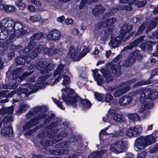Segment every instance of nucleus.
Listing matches in <instances>:
<instances>
[{
	"mask_svg": "<svg viewBox=\"0 0 158 158\" xmlns=\"http://www.w3.org/2000/svg\"><path fill=\"white\" fill-rule=\"evenodd\" d=\"M48 130H47V127L45 129V130H44L42 133L39 135V136L40 137H48V138H50L51 139H52L51 138H52L53 139L52 140V141L49 140V139H47V138L44 139L40 141V144L45 147H46L48 145H52L53 143H57V140H55V139H54L52 137V135H51V138L49 137L48 136Z\"/></svg>",
	"mask_w": 158,
	"mask_h": 158,
	"instance_id": "13",
	"label": "nucleus"
},
{
	"mask_svg": "<svg viewBox=\"0 0 158 158\" xmlns=\"http://www.w3.org/2000/svg\"><path fill=\"white\" fill-rule=\"evenodd\" d=\"M151 92L152 90L150 88H142L137 90L135 93L136 94H140L141 93L140 101V102L143 103L146 99L149 98V95Z\"/></svg>",
	"mask_w": 158,
	"mask_h": 158,
	"instance_id": "16",
	"label": "nucleus"
},
{
	"mask_svg": "<svg viewBox=\"0 0 158 158\" xmlns=\"http://www.w3.org/2000/svg\"><path fill=\"white\" fill-rule=\"evenodd\" d=\"M132 29V26L131 25L125 24L122 27L120 32L122 34H125L129 32Z\"/></svg>",
	"mask_w": 158,
	"mask_h": 158,
	"instance_id": "38",
	"label": "nucleus"
},
{
	"mask_svg": "<svg viewBox=\"0 0 158 158\" xmlns=\"http://www.w3.org/2000/svg\"><path fill=\"white\" fill-rule=\"evenodd\" d=\"M49 75H47L44 76L40 77H39L36 83L34 82L35 77H32L28 78L27 82L26 83V86L28 87L29 89H32L31 93H27L28 89L27 88H20L22 93L26 94V96H27L33 93L36 92L39 89H41L44 87V82L45 81L46 78H49Z\"/></svg>",
	"mask_w": 158,
	"mask_h": 158,
	"instance_id": "2",
	"label": "nucleus"
},
{
	"mask_svg": "<svg viewBox=\"0 0 158 158\" xmlns=\"http://www.w3.org/2000/svg\"><path fill=\"white\" fill-rule=\"evenodd\" d=\"M94 78L97 81V84L99 85H102L104 83V80L103 79V77L100 74H99L98 76H95L94 77Z\"/></svg>",
	"mask_w": 158,
	"mask_h": 158,
	"instance_id": "44",
	"label": "nucleus"
},
{
	"mask_svg": "<svg viewBox=\"0 0 158 158\" xmlns=\"http://www.w3.org/2000/svg\"><path fill=\"white\" fill-rule=\"evenodd\" d=\"M6 23H7V25L6 26L10 27L12 24V25L14 24V22L12 21V19L6 18L0 21V27L2 26H5Z\"/></svg>",
	"mask_w": 158,
	"mask_h": 158,
	"instance_id": "36",
	"label": "nucleus"
},
{
	"mask_svg": "<svg viewBox=\"0 0 158 158\" xmlns=\"http://www.w3.org/2000/svg\"><path fill=\"white\" fill-rule=\"evenodd\" d=\"M158 21V19L157 17H155L154 18L149 24L148 26L146 32H148L151 31L153 28L155 27L156 26Z\"/></svg>",
	"mask_w": 158,
	"mask_h": 158,
	"instance_id": "35",
	"label": "nucleus"
},
{
	"mask_svg": "<svg viewBox=\"0 0 158 158\" xmlns=\"http://www.w3.org/2000/svg\"><path fill=\"white\" fill-rule=\"evenodd\" d=\"M127 143L126 142L118 141L113 143L111 146L110 150L116 153H119L124 151L127 149Z\"/></svg>",
	"mask_w": 158,
	"mask_h": 158,
	"instance_id": "10",
	"label": "nucleus"
},
{
	"mask_svg": "<svg viewBox=\"0 0 158 158\" xmlns=\"http://www.w3.org/2000/svg\"><path fill=\"white\" fill-rule=\"evenodd\" d=\"M113 98V96L110 94L106 93L105 97L104 99L106 102H108L111 101Z\"/></svg>",
	"mask_w": 158,
	"mask_h": 158,
	"instance_id": "51",
	"label": "nucleus"
},
{
	"mask_svg": "<svg viewBox=\"0 0 158 158\" xmlns=\"http://www.w3.org/2000/svg\"><path fill=\"white\" fill-rule=\"evenodd\" d=\"M14 105H11L10 106L6 107V113L9 114L12 113L14 111Z\"/></svg>",
	"mask_w": 158,
	"mask_h": 158,
	"instance_id": "54",
	"label": "nucleus"
},
{
	"mask_svg": "<svg viewBox=\"0 0 158 158\" xmlns=\"http://www.w3.org/2000/svg\"><path fill=\"white\" fill-rule=\"evenodd\" d=\"M2 88L5 89H12L14 88V87L11 83H9L8 84L3 85Z\"/></svg>",
	"mask_w": 158,
	"mask_h": 158,
	"instance_id": "56",
	"label": "nucleus"
},
{
	"mask_svg": "<svg viewBox=\"0 0 158 158\" xmlns=\"http://www.w3.org/2000/svg\"><path fill=\"white\" fill-rule=\"evenodd\" d=\"M142 127H136L130 128L126 133V135L129 137H136L141 134Z\"/></svg>",
	"mask_w": 158,
	"mask_h": 158,
	"instance_id": "18",
	"label": "nucleus"
},
{
	"mask_svg": "<svg viewBox=\"0 0 158 158\" xmlns=\"http://www.w3.org/2000/svg\"><path fill=\"white\" fill-rule=\"evenodd\" d=\"M147 25L146 23H143L139 27V29L135 34V36H136L141 33L145 29V28L147 27Z\"/></svg>",
	"mask_w": 158,
	"mask_h": 158,
	"instance_id": "47",
	"label": "nucleus"
},
{
	"mask_svg": "<svg viewBox=\"0 0 158 158\" xmlns=\"http://www.w3.org/2000/svg\"><path fill=\"white\" fill-rule=\"evenodd\" d=\"M106 9L101 5H96L92 10V13L95 16H97L104 13Z\"/></svg>",
	"mask_w": 158,
	"mask_h": 158,
	"instance_id": "24",
	"label": "nucleus"
},
{
	"mask_svg": "<svg viewBox=\"0 0 158 158\" xmlns=\"http://www.w3.org/2000/svg\"><path fill=\"white\" fill-rule=\"evenodd\" d=\"M29 2L34 4L37 6H39L41 5V2L39 1H37L35 0H29Z\"/></svg>",
	"mask_w": 158,
	"mask_h": 158,
	"instance_id": "62",
	"label": "nucleus"
},
{
	"mask_svg": "<svg viewBox=\"0 0 158 158\" xmlns=\"http://www.w3.org/2000/svg\"><path fill=\"white\" fill-rule=\"evenodd\" d=\"M2 135L8 137H12L13 133L12 128L10 126H6L1 131Z\"/></svg>",
	"mask_w": 158,
	"mask_h": 158,
	"instance_id": "27",
	"label": "nucleus"
},
{
	"mask_svg": "<svg viewBox=\"0 0 158 158\" xmlns=\"http://www.w3.org/2000/svg\"><path fill=\"white\" fill-rule=\"evenodd\" d=\"M61 35L60 32L58 30L54 29L50 31L48 34V38L51 40H59Z\"/></svg>",
	"mask_w": 158,
	"mask_h": 158,
	"instance_id": "21",
	"label": "nucleus"
},
{
	"mask_svg": "<svg viewBox=\"0 0 158 158\" xmlns=\"http://www.w3.org/2000/svg\"><path fill=\"white\" fill-rule=\"evenodd\" d=\"M144 36H141L137 39L134 40L131 43L129 44L123 50V51H125L131 49L136 46L139 43H141L143 40Z\"/></svg>",
	"mask_w": 158,
	"mask_h": 158,
	"instance_id": "23",
	"label": "nucleus"
},
{
	"mask_svg": "<svg viewBox=\"0 0 158 158\" xmlns=\"http://www.w3.org/2000/svg\"><path fill=\"white\" fill-rule=\"evenodd\" d=\"M67 93V96L64 94H63L62 99L67 105H71L75 107L78 104L81 103L83 108H88L91 105L90 102L87 99H81L80 97L76 95L73 89L66 87L62 90Z\"/></svg>",
	"mask_w": 158,
	"mask_h": 158,
	"instance_id": "1",
	"label": "nucleus"
},
{
	"mask_svg": "<svg viewBox=\"0 0 158 158\" xmlns=\"http://www.w3.org/2000/svg\"><path fill=\"white\" fill-rule=\"evenodd\" d=\"M132 100V98L131 96L124 95L119 99L118 103L122 106H125L130 104Z\"/></svg>",
	"mask_w": 158,
	"mask_h": 158,
	"instance_id": "20",
	"label": "nucleus"
},
{
	"mask_svg": "<svg viewBox=\"0 0 158 158\" xmlns=\"http://www.w3.org/2000/svg\"><path fill=\"white\" fill-rule=\"evenodd\" d=\"M42 49L44 54L49 56L56 54L60 51L59 49L56 48H51L49 49L48 48L44 47L41 45L40 44L37 45L36 48H35V49L32 50V55H31L30 57L28 58V61H29L31 59H34L36 57L37 54L41 51Z\"/></svg>",
	"mask_w": 158,
	"mask_h": 158,
	"instance_id": "6",
	"label": "nucleus"
},
{
	"mask_svg": "<svg viewBox=\"0 0 158 158\" xmlns=\"http://www.w3.org/2000/svg\"><path fill=\"white\" fill-rule=\"evenodd\" d=\"M156 42H153L152 41H148L145 43H143L140 46L142 50L143 51L146 50L150 51L152 50V44H156Z\"/></svg>",
	"mask_w": 158,
	"mask_h": 158,
	"instance_id": "30",
	"label": "nucleus"
},
{
	"mask_svg": "<svg viewBox=\"0 0 158 158\" xmlns=\"http://www.w3.org/2000/svg\"><path fill=\"white\" fill-rule=\"evenodd\" d=\"M67 72H68V71L64 69V65L61 64L59 65L57 69L54 72V76L55 77L58 74H59V75L56 80L53 81V83H50V84L53 85L56 82H58L59 80L61 78L60 75L63 76Z\"/></svg>",
	"mask_w": 158,
	"mask_h": 158,
	"instance_id": "14",
	"label": "nucleus"
},
{
	"mask_svg": "<svg viewBox=\"0 0 158 158\" xmlns=\"http://www.w3.org/2000/svg\"><path fill=\"white\" fill-rule=\"evenodd\" d=\"M101 26L103 27H107V28L110 27L107 19L105 20L102 22Z\"/></svg>",
	"mask_w": 158,
	"mask_h": 158,
	"instance_id": "61",
	"label": "nucleus"
},
{
	"mask_svg": "<svg viewBox=\"0 0 158 158\" xmlns=\"http://www.w3.org/2000/svg\"><path fill=\"white\" fill-rule=\"evenodd\" d=\"M151 82V81L149 79L148 80L141 81L137 83H135L133 85V87H135L138 86H139L149 84H150Z\"/></svg>",
	"mask_w": 158,
	"mask_h": 158,
	"instance_id": "43",
	"label": "nucleus"
},
{
	"mask_svg": "<svg viewBox=\"0 0 158 158\" xmlns=\"http://www.w3.org/2000/svg\"><path fill=\"white\" fill-rule=\"evenodd\" d=\"M110 27L105 31V33L106 35H108L111 33L114 30V28L112 25L116 22L117 19L114 17L110 18L107 19Z\"/></svg>",
	"mask_w": 158,
	"mask_h": 158,
	"instance_id": "25",
	"label": "nucleus"
},
{
	"mask_svg": "<svg viewBox=\"0 0 158 158\" xmlns=\"http://www.w3.org/2000/svg\"><path fill=\"white\" fill-rule=\"evenodd\" d=\"M107 149L102 150L99 152H96L91 153L89 156V158H100L102 154L106 153Z\"/></svg>",
	"mask_w": 158,
	"mask_h": 158,
	"instance_id": "33",
	"label": "nucleus"
},
{
	"mask_svg": "<svg viewBox=\"0 0 158 158\" xmlns=\"http://www.w3.org/2000/svg\"><path fill=\"white\" fill-rule=\"evenodd\" d=\"M150 104L148 103V102H147V103L144 104H143L142 105L141 108L139 110V112H143L146 109L149 108L151 106H152V103L151 102Z\"/></svg>",
	"mask_w": 158,
	"mask_h": 158,
	"instance_id": "48",
	"label": "nucleus"
},
{
	"mask_svg": "<svg viewBox=\"0 0 158 158\" xmlns=\"http://www.w3.org/2000/svg\"><path fill=\"white\" fill-rule=\"evenodd\" d=\"M109 114H110L111 117L112 118L114 121L120 123L125 121V116L122 114H119L116 113V111L113 109H110L109 111Z\"/></svg>",
	"mask_w": 158,
	"mask_h": 158,
	"instance_id": "19",
	"label": "nucleus"
},
{
	"mask_svg": "<svg viewBox=\"0 0 158 158\" xmlns=\"http://www.w3.org/2000/svg\"><path fill=\"white\" fill-rule=\"evenodd\" d=\"M134 63V60L130 58L129 56L127 59L124 60H121L120 61V63L122 64L121 65H123L126 67H128L131 66Z\"/></svg>",
	"mask_w": 158,
	"mask_h": 158,
	"instance_id": "34",
	"label": "nucleus"
},
{
	"mask_svg": "<svg viewBox=\"0 0 158 158\" xmlns=\"http://www.w3.org/2000/svg\"><path fill=\"white\" fill-rule=\"evenodd\" d=\"M15 4L20 10H23L26 7V4L23 0H18L15 2Z\"/></svg>",
	"mask_w": 158,
	"mask_h": 158,
	"instance_id": "45",
	"label": "nucleus"
},
{
	"mask_svg": "<svg viewBox=\"0 0 158 158\" xmlns=\"http://www.w3.org/2000/svg\"><path fill=\"white\" fill-rule=\"evenodd\" d=\"M13 121V117L11 115H8L5 116L3 118L2 122L6 123Z\"/></svg>",
	"mask_w": 158,
	"mask_h": 158,
	"instance_id": "49",
	"label": "nucleus"
},
{
	"mask_svg": "<svg viewBox=\"0 0 158 158\" xmlns=\"http://www.w3.org/2000/svg\"><path fill=\"white\" fill-rule=\"evenodd\" d=\"M64 80L63 81L62 84L64 85H66L69 84L70 82L69 78L65 75L63 76Z\"/></svg>",
	"mask_w": 158,
	"mask_h": 158,
	"instance_id": "55",
	"label": "nucleus"
},
{
	"mask_svg": "<svg viewBox=\"0 0 158 158\" xmlns=\"http://www.w3.org/2000/svg\"><path fill=\"white\" fill-rule=\"evenodd\" d=\"M57 122H55L52 123L50 124L47 127V135L49 137L51 138V135H52V137L55 140L57 141L59 140L60 137H64L66 136L67 135V133L65 131H61L58 135V137L56 136V135L58 136L57 134H56V132L58 131L56 129L55 130L54 129V127L56 126L57 125Z\"/></svg>",
	"mask_w": 158,
	"mask_h": 158,
	"instance_id": "9",
	"label": "nucleus"
},
{
	"mask_svg": "<svg viewBox=\"0 0 158 158\" xmlns=\"http://www.w3.org/2000/svg\"><path fill=\"white\" fill-rule=\"evenodd\" d=\"M8 91L7 90H5L0 92V98L2 97H6Z\"/></svg>",
	"mask_w": 158,
	"mask_h": 158,
	"instance_id": "64",
	"label": "nucleus"
},
{
	"mask_svg": "<svg viewBox=\"0 0 158 158\" xmlns=\"http://www.w3.org/2000/svg\"><path fill=\"white\" fill-rule=\"evenodd\" d=\"M122 41L121 36H119L114 38L111 39L109 43V46L111 48H115L119 46Z\"/></svg>",
	"mask_w": 158,
	"mask_h": 158,
	"instance_id": "22",
	"label": "nucleus"
},
{
	"mask_svg": "<svg viewBox=\"0 0 158 158\" xmlns=\"http://www.w3.org/2000/svg\"><path fill=\"white\" fill-rule=\"evenodd\" d=\"M122 56L121 55H119L118 56H117L113 60V61L114 62H116L118 61L119 60L120 61L119 62V64L120 65H121L122 64L120 63V61L121 60H121L122 59Z\"/></svg>",
	"mask_w": 158,
	"mask_h": 158,
	"instance_id": "60",
	"label": "nucleus"
},
{
	"mask_svg": "<svg viewBox=\"0 0 158 158\" xmlns=\"http://www.w3.org/2000/svg\"><path fill=\"white\" fill-rule=\"evenodd\" d=\"M41 19V17L40 15L37 14L31 16L29 19L32 22H35L36 21H39Z\"/></svg>",
	"mask_w": 158,
	"mask_h": 158,
	"instance_id": "46",
	"label": "nucleus"
},
{
	"mask_svg": "<svg viewBox=\"0 0 158 158\" xmlns=\"http://www.w3.org/2000/svg\"><path fill=\"white\" fill-rule=\"evenodd\" d=\"M146 2L144 0H132L130 2V5L135 4L138 7H143L146 4Z\"/></svg>",
	"mask_w": 158,
	"mask_h": 158,
	"instance_id": "37",
	"label": "nucleus"
},
{
	"mask_svg": "<svg viewBox=\"0 0 158 158\" xmlns=\"http://www.w3.org/2000/svg\"><path fill=\"white\" fill-rule=\"evenodd\" d=\"M0 9L2 10H4L6 12H10L15 11L16 8L15 6L13 5L1 3L0 4Z\"/></svg>",
	"mask_w": 158,
	"mask_h": 158,
	"instance_id": "26",
	"label": "nucleus"
},
{
	"mask_svg": "<svg viewBox=\"0 0 158 158\" xmlns=\"http://www.w3.org/2000/svg\"><path fill=\"white\" fill-rule=\"evenodd\" d=\"M35 113L34 111L33 110H30L26 114V117L27 118H28L32 116H33Z\"/></svg>",
	"mask_w": 158,
	"mask_h": 158,
	"instance_id": "63",
	"label": "nucleus"
},
{
	"mask_svg": "<svg viewBox=\"0 0 158 158\" xmlns=\"http://www.w3.org/2000/svg\"><path fill=\"white\" fill-rule=\"evenodd\" d=\"M43 35L42 33H37L34 34L30 38V41L28 45L24 49V52L26 53H28L29 51H32L35 49L36 45L35 40H37L41 38Z\"/></svg>",
	"mask_w": 158,
	"mask_h": 158,
	"instance_id": "11",
	"label": "nucleus"
},
{
	"mask_svg": "<svg viewBox=\"0 0 158 158\" xmlns=\"http://www.w3.org/2000/svg\"><path fill=\"white\" fill-rule=\"evenodd\" d=\"M156 139L155 136L149 135L137 139L134 144L135 150L137 151L143 149L146 146L155 142Z\"/></svg>",
	"mask_w": 158,
	"mask_h": 158,
	"instance_id": "5",
	"label": "nucleus"
},
{
	"mask_svg": "<svg viewBox=\"0 0 158 158\" xmlns=\"http://www.w3.org/2000/svg\"><path fill=\"white\" fill-rule=\"evenodd\" d=\"M46 116L45 114H40L38 117H35L33 119L27 122L23 127L24 130L30 129L37 124L40 122Z\"/></svg>",
	"mask_w": 158,
	"mask_h": 158,
	"instance_id": "15",
	"label": "nucleus"
},
{
	"mask_svg": "<svg viewBox=\"0 0 158 158\" xmlns=\"http://www.w3.org/2000/svg\"><path fill=\"white\" fill-rule=\"evenodd\" d=\"M108 128H106L105 129H103L99 133V137L100 138H101L102 136V135H108L109 134L111 135L112 134L111 133H109L106 132V130L108 129Z\"/></svg>",
	"mask_w": 158,
	"mask_h": 158,
	"instance_id": "59",
	"label": "nucleus"
},
{
	"mask_svg": "<svg viewBox=\"0 0 158 158\" xmlns=\"http://www.w3.org/2000/svg\"><path fill=\"white\" fill-rule=\"evenodd\" d=\"M130 88V87L127 85L125 87L118 89L114 92L113 95L115 97H119L127 92Z\"/></svg>",
	"mask_w": 158,
	"mask_h": 158,
	"instance_id": "29",
	"label": "nucleus"
},
{
	"mask_svg": "<svg viewBox=\"0 0 158 158\" xmlns=\"http://www.w3.org/2000/svg\"><path fill=\"white\" fill-rule=\"evenodd\" d=\"M132 9V7L130 5H120L116 8L111 7L110 10L114 12H117L119 10H126L128 11H131Z\"/></svg>",
	"mask_w": 158,
	"mask_h": 158,
	"instance_id": "28",
	"label": "nucleus"
},
{
	"mask_svg": "<svg viewBox=\"0 0 158 158\" xmlns=\"http://www.w3.org/2000/svg\"><path fill=\"white\" fill-rule=\"evenodd\" d=\"M101 72L105 77L106 81L108 82L113 80V76H116L119 75L120 72V68L116 65L110 63L108 64L106 69H102Z\"/></svg>",
	"mask_w": 158,
	"mask_h": 158,
	"instance_id": "3",
	"label": "nucleus"
},
{
	"mask_svg": "<svg viewBox=\"0 0 158 158\" xmlns=\"http://www.w3.org/2000/svg\"><path fill=\"white\" fill-rule=\"evenodd\" d=\"M90 50L89 47L86 48L79 54V50L74 46H71L69 48L68 55L74 60H79L89 52Z\"/></svg>",
	"mask_w": 158,
	"mask_h": 158,
	"instance_id": "7",
	"label": "nucleus"
},
{
	"mask_svg": "<svg viewBox=\"0 0 158 158\" xmlns=\"http://www.w3.org/2000/svg\"><path fill=\"white\" fill-rule=\"evenodd\" d=\"M13 28L9 26H6L2 31L1 28H0V40H4L6 39L9 36L10 39V43H12L14 38V36L12 35Z\"/></svg>",
	"mask_w": 158,
	"mask_h": 158,
	"instance_id": "12",
	"label": "nucleus"
},
{
	"mask_svg": "<svg viewBox=\"0 0 158 158\" xmlns=\"http://www.w3.org/2000/svg\"><path fill=\"white\" fill-rule=\"evenodd\" d=\"M158 97V93L154 90H152V92L149 95V99H154L157 98Z\"/></svg>",
	"mask_w": 158,
	"mask_h": 158,
	"instance_id": "50",
	"label": "nucleus"
},
{
	"mask_svg": "<svg viewBox=\"0 0 158 158\" xmlns=\"http://www.w3.org/2000/svg\"><path fill=\"white\" fill-rule=\"evenodd\" d=\"M136 79H135V78L131 79V80H129L127 82H125L124 83H122V85H120L119 87H121L123 86L124 85H127V84H131L132 83H134L136 81Z\"/></svg>",
	"mask_w": 158,
	"mask_h": 158,
	"instance_id": "58",
	"label": "nucleus"
},
{
	"mask_svg": "<svg viewBox=\"0 0 158 158\" xmlns=\"http://www.w3.org/2000/svg\"><path fill=\"white\" fill-rule=\"evenodd\" d=\"M14 22V24L11 25L10 27L13 28V31L11 33L14 36V38L15 37L19 38L23 36L27 33V28L26 27H23L22 25L20 23L16 22L12 19Z\"/></svg>",
	"mask_w": 158,
	"mask_h": 158,
	"instance_id": "8",
	"label": "nucleus"
},
{
	"mask_svg": "<svg viewBox=\"0 0 158 158\" xmlns=\"http://www.w3.org/2000/svg\"><path fill=\"white\" fill-rule=\"evenodd\" d=\"M24 56L23 57H18L16 58L15 61L16 64L17 65H22L24 64L25 63H28L30 62L31 59L29 61H28V58L30 57V56L32 55V51H29V53H26L24 52V50L23 51Z\"/></svg>",
	"mask_w": 158,
	"mask_h": 158,
	"instance_id": "17",
	"label": "nucleus"
},
{
	"mask_svg": "<svg viewBox=\"0 0 158 158\" xmlns=\"http://www.w3.org/2000/svg\"><path fill=\"white\" fill-rule=\"evenodd\" d=\"M54 148L59 149L58 148H67L69 146V142L67 141H64L60 142L53 146Z\"/></svg>",
	"mask_w": 158,
	"mask_h": 158,
	"instance_id": "40",
	"label": "nucleus"
},
{
	"mask_svg": "<svg viewBox=\"0 0 158 158\" xmlns=\"http://www.w3.org/2000/svg\"><path fill=\"white\" fill-rule=\"evenodd\" d=\"M94 96L98 101H101L103 100V96L102 94L95 92Z\"/></svg>",
	"mask_w": 158,
	"mask_h": 158,
	"instance_id": "53",
	"label": "nucleus"
},
{
	"mask_svg": "<svg viewBox=\"0 0 158 158\" xmlns=\"http://www.w3.org/2000/svg\"><path fill=\"white\" fill-rule=\"evenodd\" d=\"M36 68L40 71L41 73L45 74L48 73L49 70L53 69L52 66V64H47L45 62H39L35 65H31L29 67V69L26 71L23 75L24 77H27L31 74L33 72V69Z\"/></svg>",
	"mask_w": 158,
	"mask_h": 158,
	"instance_id": "4",
	"label": "nucleus"
},
{
	"mask_svg": "<svg viewBox=\"0 0 158 158\" xmlns=\"http://www.w3.org/2000/svg\"><path fill=\"white\" fill-rule=\"evenodd\" d=\"M29 107L27 104H21L20 106V107L19 110L16 112V114L17 115H19L22 113L26 111Z\"/></svg>",
	"mask_w": 158,
	"mask_h": 158,
	"instance_id": "39",
	"label": "nucleus"
},
{
	"mask_svg": "<svg viewBox=\"0 0 158 158\" xmlns=\"http://www.w3.org/2000/svg\"><path fill=\"white\" fill-rule=\"evenodd\" d=\"M114 15V12L111 10L110 12H107L104 14L102 16V18L105 19L108 18L109 17L112 16Z\"/></svg>",
	"mask_w": 158,
	"mask_h": 158,
	"instance_id": "57",
	"label": "nucleus"
},
{
	"mask_svg": "<svg viewBox=\"0 0 158 158\" xmlns=\"http://www.w3.org/2000/svg\"><path fill=\"white\" fill-rule=\"evenodd\" d=\"M49 152L53 155H57L63 154H67L69 152V150L67 149H56L50 150Z\"/></svg>",
	"mask_w": 158,
	"mask_h": 158,
	"instance_id": "32",
	"label": "nucleus"
},
{
	"mask_svg": "<svg viewBox=\"0 0 158 158\" xmlns=\"http://www.w3.org/2000/svg\"><path fill=\"white\" fill-rule=\"evenodd\" d=\"M23 71V70L21 68H17L13 70V72H12L13 79L14 80L19 77Z\"/></svg>",
	"mask_w": 158,
	"mask_h": 158,
	"instance_id": "41",
	"label": "nucleus"
},
{
	"mask_svg": "<svg viewBox=\"0 0 158 158\" xmlns=\"http://www.w3.org/2000/svg\"><path fill=\"white\" fill-rule=\"evenodd\" d=\"M128 117L130 119L132 120L133 121H141V119L138 115L136 114H128Z\"/></svg>",
	"mask_w": 158,
	"mask_h": 158,
	"instance_id": "42",
	"label": "nucleus"
},
{
	"mask_svg": "<svg viewBox=\"0 0 158 158\" xmlns=\"http://www.w3.org/2000/svg\"><path fill=\"white\" fill-rule=\"evenodd\" d=\"M129 56L130 58L134 60L135 62L136 59L141 60L142 58V56L141 54L140 51L138 50H136L131 52Z\"/></svg>",
	"mask_w": 158,
	"mask_h": 158,
	"instance_id": "31",
	"label": "nucleus"
},
{
	"mask_svg": "<svg viewBox=\"0 0 158 158\" xmlns=\"http://www.w3.org/2000/svg\"><path fill=\"white\" fill-rule=\"evenodd\" d=\"M52 99L53 100V102L58 106L61 109H64V107L62 106V104L61 102L57 100L55 98H52Z\"/></svg>",
	"mask_w": 158,
	"mask_h": 158,
	"instance_id": "52",
	"label": "nucleus"
}]
</instances>
